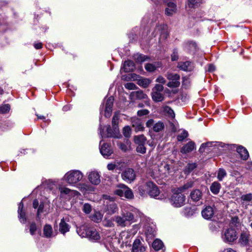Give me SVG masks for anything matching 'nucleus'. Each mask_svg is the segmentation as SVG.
Instances as JSON below:
<instances>
[{"label":"nucleus","instance_id":"nucleus-51","mask_svg":"<svg viewBox=\"0 0 252 252\" xmlns=\"http://www.w3.org/2000/svg\"><path fill=\"white\" fill-rule=\"evenodd\" d=\"M131 130L129 126H125L123 129V133L126 137H129L131 135Z\"/></svg>","mask_w":252,"mask_h":252},{"label":"nucleus","instance_id":"nucleus-12","mask_svg":"<svg viewBox=\"0 0 252 252\" xmlns=\"http://www.w3.org/2000/svg\"><path fill=\"white\" fill-rule=\"evenodd\" d=\"M250 235L248 232H243L241 233L239 241L242 246L246 247L250 246Z\"/></svg>","mask_w":252,"mask_h":252},{"label":"nucleus","instance_id":"nucleus-31","mask_svg":"<svg viewBox=\"0 0 252 252\" xmlns=\"http://www.w3.org/2000/svg\"><path fill=\"white\" fill-rule=\"evenodd\" d=\"M221 188V185L218 182H213L210 186V190L214 194H217Z\"/></svg>","mask_w":252,"mask_h":252},{"label":"nucleus","instance_id":"nucleus-15","mask_svg":"<svg viewBox=\"0 0 252 252\" xmlns=\"http://www.w3.org/2000/svg\"><path fill=\"white\" fill-rule=\"evenodd\" d=\"M80 190L84 194L92 193L95 190V188L87 184H80Z\"/></svg>","mask_w":252,"mask_h":252},{"label":"nucleus","instance_id":"nucleus-3","mask_svg":"<svg viewBox=\"0 0 252 252\" xmlns=\"http://www.w3.org/2000/svg\"><path fill=\"white\" fill-rule=\"evenodd\" d=\"M237 234L234 228H229L226 229L223 232L222 238L225 242L233 243L237 240Z\"/></svg>","mask_w":252,"mask_h":252},{"label":"nucleus","instance_id":"nucleus-19","mask_svg":"<svg viewBox=\"0 0 252 252\" xmlns=\"http://www.w3.org/2000/svg\"><path fill=\"white\" fill-rule=\"evenodd\" d=\"M178 67L184 71H191L194 68L193 64L190 62H180Z\"/></svg>","mask_w":252,"mask_h":252},{"label":"nucleus","instance_id":"nucleus-52","mask_svg":"<svg viewBox=\"0 0 252 252\" xmlns=\"http://www.w3.org/2000/svg\"><path fill=\"white\" fill-rule=\"evenodd\" d=\"M241 199L244 201L249 202L252 200V194L251 193L244 194L241 196Z\"/></svg>","mask_w":252,"mask_h":252},{"label":"nucleus","instance_id":"nucleus-50","mask_svg":"<svg viewBox=\"0 0 252 252\" xmlns=\"http://www.w3.org/2000/svg\"><path fill=\"white\" fill-rule=\"evenodd\" d=\"M138 192L141 196H143L147 193L146 183L144 185H141L138 188Z\"/></svg>","mask_w":252,"mask_h":252},{"label":"nucleus","instance_id":"nucleus-21","mask_svg":"<svg viewBox=\"0 0 252 252\" xmlns=\"http://www.w3.org/2000/svg\"><path fill=\"white\" fill-rule=\"evenodd\" d=\"M130 96L133 98L137 99H145L148 98V96L146 94L141 90L134 91L131 93Z\"/></svg>","mask_w":252,"mask_h":252},{"label":"nucleus","instance_id":"nucleus-40","mask_svg":"<svg viewBox=\"0 0 252 252\" xmlns=\"http://www.w3.org/2000/svg\"><path fill=\"white\" fill-rule=\"evenodd\" d=\"M115 221L117 223L118 226H120L121 227H125L127 225V223L125 220L124 218L122 216H118L115 217Z\"/></svg>","mask_w":252,"mask_h":252},{"label":"nucleus","instance_id":"nucleus-18","mask_svg":"<svg viewBox=\"0 0 252 252\" xmlns=\"http://www.w3.org/2000/svg\"><path fill=\"white\" fill-rule=\"evenodd\" d=\"M105 210L108 212V214L112 215L114 214L118 210V207L117 204L114 202H107Z\"/></svg>","mask_w":252,"mask_h":252},{"label":"nucleus","instance_id":"nucleus-46","mask_svg":"<svg viewBox=\"0 0 252 252\" xmlns=\"http://www.w3.org/2000/svg\"><path fill=\"white\" fill-rule=\"evenodd\" d=\"M164 112L171 118L173 119L175 117V114L173 110L168 106L164 108Z\"/></svg>","mask_w":252,"mask_h":252},{"label":"nucleus","instance_id":"nucleus-54","mask_svg":"<svg viewBox=\"0 0 252 252\" xmlns=\"http://www.w3.org/2000/svg\"><path fill=\"white\" fill-rule=\"evenodd\" d=\"M10 110V105L8 104L0 106V113H5Z\"/></svg>","mask_w":252,"mask_h":252},{"label":"nucleus","instance_id":"nucleus-35","mask_svg":"<svg viewBox=\"0 0 252 252\" xmlns=\"http://www.w3.org/2000/svg\"><path fill=\"white\" fill-rule=\"evenodd\" d=\"M88 238L93 240L97 241L99 240L100 237L99 233L95 229L92 228Z\"/></svg>","mask_w":252,"mask_h":252},{"label":"nucleus","instance_id":"nucleus-55","mask_svg":"<svg viewBox=\"0 0 252 252\" xmlns=\"http://www.w3.org/2000/svg\"><path fill=\"white\" fill-rule=\"evenodd\" d=\"M82 210L84 213L88 214L92 211V206L89 203H85L83 206Z\"/></svg>","mask_w":252,"mask_h":252},{"label":"nucleus","instance_id":"nucleus-61","mask_svg":"<svg viewBox=\"0 0 252 252\" xmlns=\"http://www.w3.org/2000/svg\"><path fill=\"white\" fill-rule=\"evenodd\" d=\"M149 113V111L147 109H142L138 110L137 112V115L139 117H141L144 115H147Z\"/></svg>","mask_w":252,"mask_h":252},{"label":"nucleus","instance_id":"nucleus-48","mask_svg":"<svg viewBox=\"0 0 252 252\" xmlns=\"http://www.w3.org/2000/svg\"><path fill=\"white\" fill-rule=\"evenodd\" d=\"M189 135L188 132L186 130H183L181 134L177 136V139L178 141H183Z\"/></svg>","mask_w":252,"mask_h":252},{"label":"nucleus","instance_id":"nucleus-33","mask_svg":"<svg viewBox=\"0 0 252 252\" xmlns=\"http://www.w3.org/2000/svg\"><path fill=\"white\" fill-rule=\"evenodd\" d=\"M103 215L99 211H95L91 216V220L95 222L99 223L102 219Z\"/></svg>","mask_w":252,"mask_h":252},{"label":"nucleus","instance_id":"nucleus-4","mask_svg":"<svg viewBox=\"0 0 252 252\" xmlns=\"http://www.w3.org/2000/svg\"><path fill=\"white\" fill-rule=\"evenodd\" d=\"M186 196L178 191L172 195L170 201L173 205L176 207H180L185 204Z\"/></svg>","mask_w":252,"mask_h":252},{"label":"nucleus","instance_id":"nucleus-20","mask_svg":"<svg viewBox=\"0 0 252 252\" xmlns=\"http://www.w3.org/2000/svg\"><path fill=\"white\" fill-rule=\"evenodd\" d=\"M214 214L213 208L210 206H207L202 211V215L203 217L206 219H211Z\"/></svg>","mask_w":252,"mask_h":252},{"label":"nucleus","instance_id":"nucleus-47","mask_svg":"<svg viewBox=\"0 0 252 252\" xmlns=\"http://www.w3.org/2000/svg\"><path fill=\"white\" fill-rule=\"evenodd\" d=\"M226 176V172L225 170L222 168H220L218 173L217 178L219 181H222L223 178Z\"/></svg>","mask_w":252,"mask_h":252},{"label":"nucleus","instance_id":"nucleus-36","mask_svg":"<svg viewBox=\"0 0 252 252\" xmlns=\"http://www.w3.org/2000/svg\"><path fill=\"white\" fill-rule=\"evenodd\" d=\"M119 116L116 113L114 115L112 120V127L114 129V131L119 132L118 124H119Z\"/></svg>","mask_w":252,"mask_h":252},{"label":"nucleus","instance_id":"nucleus-34","mask_svg":"<svg viewBox=\"0 0 252 252\" xmlns=\"http://www.w3.org/2000/svg\"><path fill=\"white\" fill-rule=\"evenodd\" d=\"M53 232L52 227L51 225L46 224L43 227V234L45 237L50 238L51 237Z\"/></svg>","mask_w":252,"mask_h":252},{"label":"nucleus","instance_id":"nucleus-29","mask_svg":"<svg viewBox=\"0 0 252 252\" xmlns=\"http://www.w3.org/2000/svg\"><path fill=\"white\" fill-rule=\"evenodd\" d=\"M123 186H126L123 184H120L117 185L118 189L114 191V194L120 197H123L124 195L125 197V191H123L125 190V189Z\"/></svg>","mask_w":252,"mask_h":252},{"label":"nucleus","instance_id":"nucleus-64","mask_svg":"<svg viewBox=\"0 0 252 252\" xmlns=\"http://www.w3.org/2000/svg\"><path fill=\"white\" fill-rule=\"evenodd\" d=\"M118 146H119V147L123 151L126 152L127 150V146L126 145L124 144V143H123L122 142H120L118 144Z\"/></svg>","mask_w":252,"mask_h":252},{"label":"nucleus","instance_id":"nucleus-37","mask_svg":"<svg viewBox=\"0 0 252 252\" xmlns=\"http://www.w3.org/2000/svg\"><path fill=\"white\" fill-rule=\"evenodd\" d=\"M164 128V124L163 122H158V123L155 124L153 126L152 129L154 132H159L160 131H162Z\"/></svg>","mask_w":252,"mask_h":252},{"label":"nucleus","instance_id":"nucleus-45","mask_svg":"<svg viewBox=\"0 0 252 252\" xmlns=\"http://www.w3.org/2000/svg\"><path fill=\"white\" fill-rule=\"evenodd\" d=\"M138 84L140 86H141L145 88H147L150 84V80L148 79H146V78H143V79H139V80H138Z\"/></svg>","mask_w":252,"mask_h":252},{"label":"nucleus","instance_id":"nucleus-23","mask_svg":"<svg viewBox=\"0 0 252 252\" xmlns=\"http://www.w3.org/2000/svg\"><path fill=\"white\" fill-rule=\"evenodd\" d=\"M135 68L134 63L130 60L126 61L124 64V69L126 72L132 71Z\"/></svg>","mask_w":252,"mask_h":252},{"label":"nucleus","instance_id":"nucleus-39","mask_svg":"<svg viewBox=\"0 0 252 252\" xmlns=\"http://www.w3.org/2000/svg\"><path fill=\"white\" fill-rule=\"evenodd\" d=\"M152 247L155 251H158L162 248L163 244L160 240L157 239L154 241Z\"/></svg>","mask_w":252,"mask_h":252},{"label":"nucleus","instance_id":"nucleus-59","mask_svg":"<svg viewBox=\"0 0 252 252\" xmlns=\"http://www.w3.org/2000/svg\"><path fill=\"white\" fill-rule=\"evenodd\" d=\"M163 86L160 84H156L153 89V92H162L163 90Z\"/></svg>","mask_w":252,"mask_h":252},{"label":"nucleus","instance_id":"nucleus-13","mask_svg":"<svg viewBox=\"0 0 252 252\" xmlns=\"http://www.w3.org/2000/svg\"><path fill=\"white\" fill-rule=\"evenodd\" d=\"M132 126L134 128L135 131H144L145 127L143 126V124L141 119L138 118H134L132 120Z\"/></svg>","mask_w":252,"mask_h":252},{"label":"nucleus","instance_id":"nucleus-10","mask_svg":"<svg viewBox=\"0 0 252 252\" xmlns=\"http://www.w3.org/2000/svg\"><path fill=\"white\" fill-rule=\"evenodd\" d=\"M114 100L113 96H110L106 101L104 106V116L106 118H109L111 115Z\"/></svg>","mask_w":252,"mask_h":252},{"label":"nucleus","instance_id":"nucleus-62","mask_svg":"<svg viewBox=\"0 0 252 252\" xmlns=\"http://www.w3.org/2000/svg\"><path fill=\"white\" fill-rule=\"evenodd\" d=\"M171 60L172 61H177L178 59V54L177 50L174 49L171 55Z\"/></svg>","mask_w":252,"mask_h":252},{"label":"nucleus","instance_id":"nucleus-22","mask_svg":"<svg viewBox=\"0 0 252 252\" xmlns=\"http://www.w3.org/2000/svg\"><path fill=\"white\" fill-rule=\"evenodd\" d=\"M194 142L189 141L181 148L180 152L183 154H187L191 152L194 149Z\"/></svg>","mask_w":252,"mask_h":252},{"label":"nucleus","instance_id":"nucleus-58","mask_svg":"<svg viewBox=\"0 0 252 252\" xmlns=\"http://www.w3.org/2000/svg\"><path fill=\"white\" fill-rule=\"evenodd\" d=\"M145 69L149 72H153L156 70V67L152 63H147L145 65Z\"/></svg>","mask_w":252,"mask_h":252},{"label":"nucleus","instance_id":"nucleus-11","mask_svg":"<svg viewBox=\"0 0 252 252\" xmlns=\"http://www.w3.org/2000/svg\"><path fill=\"white\" fill-rule=\"evenodd\" d=\"M145 250L140 239H135L132 245L131 252H144Z\"/></svg>","mask_w":252,"mask_h":252},{"label":"nucleus","instance_id":"nucleus-38","mask_svg":"<svg viewBox=\"0 0 252 252\" xmlns=\"http://www.w3.org/2000/svg\"><path fill=\"white\" fill-rule=\"evenodd\" d=\"M122 216L124 218L125 220L127 223V225L130 224V221L134 219V216L133 214L129 212H126L122 214Z\"/></svg>","mask_w":252,"mask_h":252},{"label":"nucleus","instance_id":"nucleus-2","mask_svg":"<svg viewBox=\"0 0 252 252\" xmlns=\"http://www.w3.org/2000/svg\"><path fill=\"white\" fill-rule=\"evenodd\" d=\"M167 79L170 81L167 84V86L171 88H178L180 85V76L177 74L168 72L165 75Z\"/></svg>","mask_w":252,"mask_h":252},{"label":"nucleus","instance_id":"nucleus-28","mask_svg":"<svg viewBox=\"0 0 252 252\" xmlns=\"http://www.w3.org/2000/svg\"><path fill=\"white\" fill-rule=\"evenodd\" d=\"M170 165L166 162H162L158 166V171L162 174L169 173L170 172Z\"/></svg>","mask_w":252,"mask_h":252},{"label":"nucleus","instance_id":"nucleus-8","mask_svg":"<svg viewBox=\"0 0 252 252\" xmlns=\"http://www.w3.org/2000/svg\"><path fill=\"white\" fill-rule=\"evenodd\" d=\"M64 178L66 182L70 184H75L79 181V172L73 171L65 174Z\"/></svg>","mask_w":252,"mask_h":252},{"label":"nucleus","instance_id":"nucleus-53","mask_svg":"<svg viewBox=\"0 0 252 252\" xmlns=\"http://www.w3.org/2000/svg\"><path fill=\"white\" fill-rule=\"evenodd\" d=\"M37 230V226L34 222H32L30 225V232L32 235L35 234V232Z\"/></svg>","mask_w":252,"mask_h":252},{"label":"nucleus","instance_id":"nucleus-16","mask_svg":"<svg viewBox=\"0 0 252 252\" xmlns=\"http://www.w3.org/2000/svg\"><path fill=\"white\" fill-rule=\"evenodd\" d=\"M100 151L104 157H109L113 153L111 146L107 143H104L101 146Z\"/></svg>","mask_w":252,"mask_h":252},{"label":"nucleus","instance_id":"nucleus-42","mask_svg":"<svg viewBox=\"0 0 252 252\" xmlns=\"http://www.w3.org/2000/svg\"><path fill=\"white\" fill-rule=\"evenodd\" d=\"M157 28H158V30L161 31L160 36L164 39H166L168 35V33L166 29V26L160 25Z\"/></svg>","mask_w":252,"mask_h":252},{"label":"nucleus","instance_id":"nucleus-63","mask_svg":"<svg viewBox=\"0 0 252 252\" xmlns=\"http://www.w3.org/2000/svg\"><path fill=\"white\" fill-rule=\"evenodd\" d=\"M165 14L168 16H171L174 13L176 12V10L173 9H170L169 8H166L165 10Z\"/></svg>","mask_w":252,"mask_h":252},{"label":"nucleus","instance_id":"nucleus-26","mask_svg":"<svg viewBox=\"0 0 252 252\" xmlns=\"http://www.w3.org/2000/svg\"><path fill=\"white\" fill-rule=\"evenodd\" d=\"M91 229L92 228L89 227L88 225H86L81 226L80 227V232H81L80 236H81L82 237L88 238Z\"/></svg>","mask_w":252,"mask_h":252},{"label":"nucleus","instance_id":"nucleus-17","mask_svg":"<svg viewBox=\"0 0 252 252\" xmlns=\"http://www.w3.org/2000/svg\"><path fill=\"white\" fill-rule=\"evenodd\" d=\"M203 193L199 189L193 190L190 193V197L194 202H197L202 198Z\"/></svg>","mask_w":252,"mask_h":252},{"label":"nucleus","instance_id":"nucleus-25","mask_svg":"<svg viewBox=\"0 0 252 252\" xmlns=\"http://www.w3.org/2000/svg\"><path fill=\"white\" fill-rule=\"evenodd\" d=\"M197 163L189 162L185 167L184 172L185 174H189L197 167Z\"/></svg>","mask_w":252,"mask_h":252},{"label":"nucleus","instance_id":"nucleus-6","mask_svg":"<svg viewBox=\"0 0 252 252\" xmlns=\"http://www.w3.org/2000/svg\"><path fill=\"white\" fill-rule=\"evenodd\" d=\"M121 177L125 181L131 183L135 179L136 174L133 169L128 168L122 173Z\"/></svg>","mask_w":252,"mask_h":252},{"label":"nucleus","instance_id":"nucleus-43","mask_svg":"<svg viewBox=\"0 0 252 252\" xmlns=\"http://www.w3.org/2000/svg\"><path fill=\"white\" fill-rule=\"evenodd\" d=\"M133 58L137 63H142L148 59V57L142 54H136L134 55Z\"/></svg>","mask_w":252,"mask_h":252},{"label":"nucleus","instance_id":"nucleus-44","mask_svg":"<svg viewBox=\"0 0 252 252\" xmlns=\"http://www.w3.org/2000/svg\"><path fill=\"white\" fill-rule=\"evenodd\" d=\"M201 0H188V5L190 8H196L198 6Z\"/></svg>","mask_w":252,"mask_h":252},{"label":"nucleus","instance_id":"nucleus-7","mask_svg":"<svg viewBox=\"0 0 252 252\" xmlns=\"http://www.w3.org/2000/svg\"><path fill=\"white\" fill-rule=\"evenodd\" d=\"M100 133L102 137H116L119 132L114 131V129L108 125L102 127L100 126Z\"/></svg>","mask_w":252,"mask_h":252},{"label":"nucleus","instance_id":"nucleus-49","mask_svg":"<svg viewBox=\"0 0 252 252\" xmlns=\"http://www.w3.org/2000/svg\"><path fill=\"white\" fill-rule=\"evenodd\" d=\"M19 214V219L21 221V222L23 223H25L27 220V219L26 217V213L24 211H21L18 212Z\"/></svg>","mask_w":252,"mask_h":252},{"label":"nucleus","instance_id":"nucleus-57","mask_svg":"<svg viewBox=\"0 0 252 252\" xmlns=\"http://www.w3.org/2000/svg\"><path fill=\"white\" fill-rule=\"evenodd\" d=\"M187 45L189 46L190 49L196 50L197 49V44L192 41H189L187 42Z\"/></svg>","mask_w":252,"mask_h":252},{"label":"nucleus","instance_id":"nucleus-1","mask_svg":"<svg viewBox=\"0 0 252 252\" xmlns=\"http://www.w3.org/2000/svg\"><path fill=\"white\" fill-rule=\"evenodd\" d=\"M147 141L146 137L143 135H135L133 137V141L136 145V151L141 154H144L146 152V147H145Z\"/></svg>","mask_w":252,"mask_h":252},{"label":"nucleus","instance_id":"nucleus-30","mask_svg":"<svg viewBox=\"0 0 252 252\" xmlns=\"http://www.w3.org/2000/svg\"><path fill=\"white\" fill-rule=\"evenodd\" d=\"M123 186H126L123 184H120L117 185L118 189L114 191V194L120 197H123L124 195L125 197V191H123L125 190V189Z\"/></svg>","mask_w":252,"mask_h":252},{"label":"nucleus","instance_id":"nucleus-14","mask_svg":"<svg viewBox=\"0 0 252 252\" xmlns=\"http://www.w3.org/2000/svg\"><path fill=\"white\" fill-rule=\"evenodd\" d=\"M90 182L94 185H97L100 183V176L97 172H91L88 177Z\"/></svg>","mask_w":252,"mask_h":252},{"label":"nucleus","instance_id":"nucleus-5","mask_svg":"<svg viewBox=\"0 0 252 252\" xmlns=\"http://www.w3.org/2000/svg\"><path fill=\"white\" fill-rule=\"evenodd\" d=\"M147 194L151 197L156 198L159 194V189L158 187L152 181L146 182Z\"/></svg>","mask_w":252,"mask_h":252},{"label":"nucleus","instance_id":"nucleus-60","mask_svg":"<svg viewBox=\"0 0 252 252\" xmlns=\"http://www.w3.org/2000/svg\"><path fill=\"white\" fill-rule=\"evenodd\" d=\"M125 87L128 90H134L137 88L136 86L133 83H127L125 85Z\"/></svg>","mask_w":252,"mask_h":252},{"label":"nucleus","instance_id":"nucleus-41","mask_svg":"<svg viewBox=\"0 0 252 252\" xmlns=\"http://www.w3.org/2000/svg\"><path fill=\"white\" fill-rule=\"evenodd\" d=\"M123 187L125 189L124 190L125 191V198L129 200L133 199L134 194L132 190L127 186H123Z\"/></svg>","mask_w":252,"mask_h":252},{"label":"nucleus","instance_id":"nucleus-32","mask_svg":"<svg viewBox=\"0 0 252 252\" xmlns=\"http://www.w3.org/2000/svg\"><path fill=\"white\" fill-rule=\"evenodd\" d=\"M152 96L153 100L155 102L161 101L164 98V95L161 92H153Z\"/></svg>","mask_w":252,"mask_h":252},{"label":"nucleus","instance_id":"nucleus-56","mask_svg":"<svg viewBox=\"0 0 252 252\" xmlns=\"http://www.w3.org/2000/svg\"><path fill=\"white\" fill-rule=\"evenodd\" d=\"M44 208V204L43 202H41L38 207V209L37 211V217L38 218H40V214L43 212V209Z\"/></svg>","mask_w":252,"mask_h":252},{"label":"nucleus","instance_id":"nucleus-27","mask_svg":"<svg viewBox=\"0 0 252 252\" xmlns=\"http://www.w3.org/2000/svg\"><path fill=\"white\" fill-rule=\"evenodd\" d=\"M194 181H189L187 182L186 184H185L183 186L179 187L177 189V191L182 193L185 192L186 190L188 189H189L193 187L194 185Z\"/></svg>","mask_w":252,"mask_h":252},{"label":"nucleus","instance_id":"nucleus-9","mask_svg":"<svg viewBox=\"0 0 252 252\" xmlns=\"http://www.w3.org/2000/svg\"><path fill=\"white\" fill-rule=\"evenodd\" d=\"M236 148V151L240 155V158L244 160H246L249 157V154L247 150L243 146L240 145L237 146L236 144L230 145V148L233 149Z\"/></svg>","mask_w":252,"mask_h":252},{"label":"nucleus","instance_id":"nucleus-24","mask_svg":"<svg viewBox=\"0 0 252 252\" xmlns=\"http://www.w3.org/2000/svg\"><path fill=\"white\" fill-rule=\"evenodd\" d=\"M69 230V225L65 221L64 219H62L59 224V231L64 234Z\"/></svg>","mask_w":252,"mask_h":252}]
</instances>
